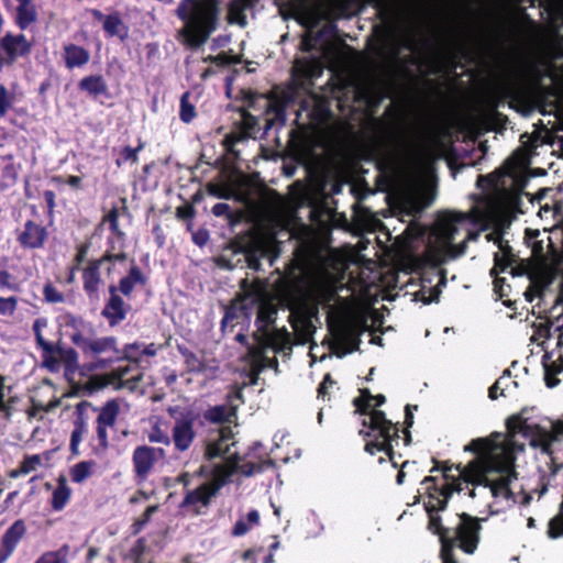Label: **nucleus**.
I'll return each mask as SVG.
<instances>
[{
    "mask_svg": "<svg viewBox=\"0 0 563 563\" xmlns=\"http://www.w3.org/2000/svg\"><path fill=\"white\" fill-rule=\"evenodd\" d=\"M507 435L493 434L488 439L471 441L466 451L476 457L464 468L463 478L449 481L448 470L441 478L426 477L421 489L428 494L424 508L429 515V529L440 537L443 563H457L453 549L459 548L466 554H474L481 539V521L476 517L461 514L453 528H444L438 512L445 508L453 492L467 490L472 498L492 499L486 504L490 515H497L515 504L528 506L532 493H515L514 463L523 451V444L516 441L521 434L530 445L552 456L563 440V422L541 417L536 408H523L507 420Z\"/></svg>",
    "mask_w": 563,
    "mask_h": 563,
    "instance_id": "obj_1",
    "label": "nucleus"
},
{
    "mask_svg": "<svg viewBox=\"0 0 563 563\" xmlns=\"http://www.w3.org/2000/svg\"><path fill=\"white\" fill-rule=\"evenodd\" d=\"M477 186L482 194L474 197L467 212L440 213L431 228L410 224L404 233V253L412 271L420 274L421 287L417 299L424 303L438 300L444 276L437 271L442 263L465 253L466 243L476 240L504 210L525 213V199L538 216L555 218L559 206L547 200L551 189H541L536 196L525 192L523 179L517 162L509 161L488 176H479Z\"/></svg>",
    "mask_w": 563,
    "mask_h": 563,
    "instance_id": "obj_2",
    "label": "nucleus"
},
{
    "mask_svg": "<svg viewBox=\"0 0 563 563\" xmlns=\"http://www.w3.org/2000/svg\"><path fill=\"white\" fill-rule=\"evenodd\" d=\"M486 240L498 246L492 275H497L498 269L500 272L509 269L512 276L527 275L529 287L525 291V297L529 302L537 297L544 299L549 292H552L550 287L553 282L559 278L558 291L552 295L555 302L563 305V271L559 269V265L563 262V229L551 231L548 236V257L534 265L516 257L503 232L498 230L489 232L486 234Z\"/></svg>",
    "mask_w": 563,
    "mask_h": 563,
    "instance_id": "obj_3",
    "label": "nucleus"
},
{
    "mask_svg": "<svg viewBox=\"0 0 563 563\" xmlns=\"http://www.w3.org/2000/svg\"><path fill=\"white\" fill-rule=\"evenodd\" d=\"M385 397L372 396L367 390L362 391L354 400L356 410L362 413L363 429L360 431L365 439V451L372 455L383 453L389 460L394 459V448L399 444L400 437L397 424L386 419L385 413L376 407L384 404Z\"/></svg>",
    "mask_w": 563,
    "mask_h": 563,
    "instance_id": "obj_4",
    "label": "nucleus"
},
{
    "mask_svg": "<svg viewBox=\"0 0 563 563\" xmlns=\"http://www.w3.org/2000/svg\"><path fill=\"white\" fill-rule=\"evenodd\" d=\"M219 0H181L176 15L183 22L178 40L196 48L207 42L219 23Z\"/></svg>",
    "mask_w": 563,
    "mask_h": 563,
    "instance_id": "obj_5",
    "label": "nucleus"
},
{
    "mask_svg": "<svg viewBox=\"0 0 563 563\" xmlns=\"http://www.w3.org/2000/svg\"><path fill=\"white\" fill-rule=\"evenodd\" d=\"M234 444L233 433L230 428H222L218 438L209 441L206 449L207 457L223 459V462L212 467L211 473H214L218 467H227L230 465L232 467V475L236 472H241L245 476H251L273 466V460L258 442L254 443L250 449L246 454L247 460L243 464H239L236 452L232 451Z\"/></svg>",
    "mask_w": 563,
    "mask_h": 563,
    "instance_id": "obj_6",
    "label": "nucleus"
},
{
    "mask_svg": "<svg viewBox=\"0 0 563 563\" xmlns=\"http://www.w3.org/2000/svg\"><path fill=\"white\" fill-rule=\"evenodd\" d=\"M243 302L241 309L247 316L256 314V324L263 335H267L268 327L274 322L277 308L271 297L266 283L261 279L242 280Z\"/></svg>",
    "mask_w": 563,
    "mask_h": 563,
    "instance_id": "obj_7",
    "label": "nucleus"
},
{
    "mask_svg": "<svg viewBox=\"0 0 563 563\" xmlns=\"http://www.w3.org/2000/svg\"><path fill=\"white\" fill-rule=\"evenodd\" d=\"M84 328H86L84 325ZM71 342L82 351L84 354L100 356L107 355V358H100L93 368L106 367L107 364L114 360H121V351L118 349V342L114 336H93L89 331H77L70 335Z\"/></svg>",
    "mask_w": 563,
    "mask_h": 563,
    "instance_id": "obj_8",
    "label": "nucleus"
},
{
    "mask_svg": "<svg viewBox=\"0 0 563 563\" xmlns=\"http://www.w3.org/2000/svg\"><path fill=\"white\" fill-rule=\"evenodd\" d=\"M232 476V467H218L214 473L209 474V479L197 488L189 490L184 500L183 506L191 508L195 512H199L201 508L209 505L211 498Z\"/></svg>",
    "mask_w": 563,
    "mask_h": 563,
    "instance_id": "obj_9",
    "label": "nucleus"
},
{
    "mask_svg": "<svg viewBox=\"0 0 563 563\" xmlns=\"http://www.w3.org/2000/svg\"><path fill=\"white\" fill-rule=\"evenodd\" d=\"M432 201L429 186L421 179H413L399 196V206L407 216H416Z\"/></svg>",
    "mask_w": 563,
    "mask_h": 563,
    "instance_id": "obj_10",
    "label": "nucleus"
},
{
    "mask_svg": "<svg viewBox=\"0 0 563 563\" xmlns=\"http://www.w3.org/2000/svg\"><path fill=\"white\" fill-rule=\"evenodd\" d=\"M164 457V450L161 448H152L147 445L137 446L133 452V466L135 477L139 481H145L155 463Z\"/></svg>",
    "mask_w": 563,
    "mask_h": 563,
    "instance_id": "obj_11",
    "label": "nucleus"
},
{
    "mask_svg": "<svg viewBox=\"0 0 563 563\" xmlns=\"http://www.w3.org/2000/svg\"><path fill=\"white\" fill-rule=\"evenodd\" d=\"M333 344L341 350V355L352 352L357 344L358 324L352 321H340L331 325Z\"/></svg>",
    "mask_w": 563,
    "mask_h": 563,
    "instance_id": "obj_12",
    "label": "nucleus"
},
{
    "mask_svg": "<svg viewBox=\"0 0 563 563\" xmlns=\"http://www.w3.org/2000/svg\"><path fill=\"white\" fill-rule=\"evenodd\" d=\"M196 417L192 412H183L175 418L173 427V442L178 451H186L195 439L194 424Z\"/></svg>",
    "mask_w": 563,
    "mask_h": 563,
    "instance_id": "obj_13",
    "label": "nucleus"
},
{
    "mask_svg": "<svg viewBox=\"0 0 563 563\" xmlns=\"http://www.w3.org/2000/svg\"><path fill=\"white\" fill-rule=\"evenodd\" d=\"M277 253V244L273 238H262L255 241L254 250L247 254V263L250 268L254 271L260 269V260L267 258L269 265H273V260Z\"/></svg>",
    "mask_w": 563,
    "mask_h": 563,
    "instance_id": "obj_14",
    "label": "nucleus"
},
{
    "mask_svg": "<svg viewBox=\"0 0 563 563\" xmlns=\"http://www.w3.org/2000/svg\"><path fill=\"white\" fill-rule=\"evenodd\" d=\"M1 47L8 56L5 58L7 64H10L18 57L27 54L31 51V43L22 34H8L1 40Z\"/></svg>",
    "mask_w": 563,
    "mask_h": 563,
    "instance_id": "obj_15",
    "label": "nucleus"
},
{
    "mask_svg": "<svg viewBox=\"0 0 563 563\" xmlns=\"http://www.w3.org/2000/svg\"><path fill=\"white\" fill-rule=\"evenodd\" d=\"M45 239V229L32 221H27L25 223L24 231L21 233L19 238L23 246L32 249L42 246Z\"/></svg>",
    "mask_w": 563,
    "mask_h": 563,
    "instance_id": "obj_16",
    "label": "nucleus"
},
{
    "mask_svg": "<svg viewBox=\"0 0 563 563\" xmlns=\"http://www.w3.org/2000/svg\"><path fill=\"white\" fill-rule=\"evenodd\" d=\"M336 298V288L329 282H319L311 289V299L316 305L330 308Z\"/></svg>",
    "mask_w": 563,
    "mask_h": 563,
    "instance_id": "obj_17",
    "label": "nucleus"
},
{
    "mask_svg": "<svg viewBox=\"0 0 563 563\" xmlns=\"http://www.w3.org/2000/svg\"><path fill=\"white\" fill-rule=\"evenodd\" d=\"M111 297L102 310V314L109 320L111 325L118 324L125 318L123 300L114 294L115 288L111 287Z\"/></svg>",
    "mask_w": 563,
    "mask_h": 563,
    "instance_id": "obj_18",
    "label": "nucleus"
},
{
    "mask_svg": "<svg viewBox=\"0 0 563 563\" xmlns=\"http://www.w3.org/2000/svg\"><path fill=\"white\" fill-rule=\"evenodd\" d=\"M101 262L90 263L82 273L84 289L90 298H97L101 285L100 267Z\"/></svg>",
    "mask_w": 563,
    "mask_h": 563,
    "instance_id": "obj_19",
    "label": "nucleus"
},
{
    "mask_svg": "<svg viewBox=\"0 0 563 563\" xmlns=\"http://www.w3.org/2000/svg\"><path fill=\"white\" fill-rule=\"evenodd\" d=\"M243 302V289L241 288V292L239 297L225 309L224 317L221 322L222 330L225 331L228 328H233L235 324L240 323V319L249 320L250 316L244 313L241 309V305Z\"/></svg>",
    "mask_w": 563,
    "mask_h": 563,
    "instance_id": "obj_20",
    "label": "nucleus"
},
{
    "mask_svg": "<svg viewBox=\"0 0 563 563\" xmlns=\"http://www.w3.org/2000/svg\"><path fill=\"white\" fill-rule=\"evenodd\" d=\"M25 525L22 520H16L4 533L2 538V548L4 549V558H9L18 543L25 533Z\"/></svg>",
    "mask_w": 563,
    "mask_h": 563,
    "instance_id": "obj_21",
    "label": "nucleus"
},
{
    "mask_svg": "<svg viewBox=\"0 0 563 563\" xmlns=\"http://www.w3.org/2000/svg\"><path fill=\"white\" fill-rule=\"evenodd\" d=\"M256 0H232L229 3L228 21L240 26L246 25V12L254 5Z\"/></svg>",
    "mask_w": 563,
    "mask_h": 563,
    "instance_id": "obj_22",
    "label": "nucleus"
},
{
    "mask_svg": "<svg viewBox=\"0 0 563 563\" xmlns=\"http://www.w3.org/2000/svg\"><path fill=\"white\" fill-rule=\"evenodd\" d=\"M89 52L78 45L68 44L64 47V60L67 68L81 67L89 62Z\"/></svg>",
    "mask_w": 563,
    "mask_h": 563,
    "instance_id": "obj_23",
    "label": "nucleus"
},
{
    "mask_svg": "<svg viewBox=\"0 0 563 563\" xmlns=\"http://www.w3.org/2000/svg\"><path fill=\"white\" fill-rule=\"evenodd\" d=\"M44 357V365L51 371V372H57L59 369V358L66 357L67 358V367L70 368L73 364L77 361L76 352L73 350H68L66 352L57 350L53 345L52 352H43Z\"/></svg>",
    "mask_w": 563,
    "mask_h": 563,
    "instance_id": "obj_24",
    "label": "nucleus"
},
{
    "mask_svg": "<svg viewBox=\"0 0 563 563\" xmlns=\"http://www.w3.org/2000/svg\"><path fill=\"white\" fill-rule=\"evenodd\" d=\"M202 62L206 64H210V66H208L201 71V79L206 80L210 76L214 75L219 68L233 64L236 60L233 56H230L227 53L222 52L216 56L209 55L207 57H203Z\"/></svg>",
    "mask_w": 563,
    "mask_h": 563,
    "instance_id": "obj_25",
    "label": "nucleus"
},
{
    "mask_svg": "<svg viewBox=\"0 0 563 563\" xmlns=\"http://www.w3.org/2000/svg\"><path fill=\"white\" fill-rule=\"evenodd\" d=\"M71 489L65 477H59L56 488L52 495V507L54 510H62L70 498Z\"/></svg>",
    "mask_w": 563,
    "mask_h": 563,
    "instance_id": "obj_26",
    "label": "nucleus"
},
{
    "mask_svg": "<svg viewBox=\"0 0 563 563\" xmlns=\"http://www.w3.org/2000/svg\"><path fill=\"white\" fill-rule=\"evenodd\" d=\"M79 87L81 90L92 96L103 95L108 89L104 79L99 75L82 78L79 82Z\"/></svg>",
    "mask_w": 563,
    "mask_h": 563,
    "instance_id": "obj_27",
    "label": "nucleus"
},
{
    "mask_svg": "<svg viewBox=\"0 0 563 563\" xmlns=\"http://www.w3.org/2000/svg\"><path fill=\"white\" fill-rule=\"evenodd\" d=\"M103 30L109 36L124 38L128 35V29L118 13L107 15Z\"/></svg>",
    "mask_w": 563,
    "mask_h": 563,
    "instance_id": "obj_28",
    "label": "nucleus"
},
{
    "mask_svg": "<svg viewBox=\"0 0 563 563\" xmlns=\"http://www.w3.org/2000/svg\"><path fill=\"white\" fill-rule=\"evenodd\" d=\"M510 385L517 386V383L512 380L510 372L506 369L504 374L494 383V385L489 387V398L495 400L499 396H505V393L509 389Z\"/></svg>",
    "mask_w": 563,
    "mask_h": 563,
    "instance_id": "obj_29",
    "label": "nucleus"
},
{
    "mask_svg": "<svg viewBox=\"0 0 563 563\" xmlns=\"http://www.w3.org/2000/svg\"><path fill=\"white\" fill-rule=\"evenodd\" d=\"M96 463L92 461H81L70 468V478L74 483L80 484L92 475Z\"/></svg>",
    "mask_w": 563,
    "mask_h": 563,
    "instance_id": "obj_30",
    "label": "nucleus"
},
{
    "mask_svg": "<svg viewBox=\"0 0 563 563\" xmlns=\"http://www.w3.org/2000/svg\"><path fill=\"white\" fill-rule=\"evenodd\" d=\"M36 20V12L31 2L19 4L16 8V22L21 29H26Z\"/></svg>",
    "mask_w": 563,
    "mask_h": 563,
    "instance_id": "obj_31",
    "label": "nucleus"
},
{
    "mask_svg": "<svg viewBox=\"0 0 563 563\" xmlns=\"http://www.w3.org/2000/svg\"><path fill=\"white\" fill-rule=\"evenodd\" d=\"M119 415V404L110 400L101 408L97 423L112 427Z\"/></svg>",
    "mask_w": 563,
    "mask_h": 563,
    "instance_id": "obj_32",
    "label": "nucleus"
},
{
    "mask_svg": "<svg viewBox=\"0 0 563 563\" xmlns=\"http://www.w3.org/2000/svg\"><path fill=\"white\" fill-rule=\"evenodd\" d=\"M69 547L63 545L57 550L44 552L34 563H68Z\"/></svg>",
    "mask_w": 563,
    "mask_h": 563,
    "instance_id": "obj_33",
    "label": "nucleus"
},
{
    "mask_svg": "<svg viewBox=\"0 0 563 563\" xmlns=\"http://www.w3.org/2000/svg\"><path fill=\"white\" fill-rule=\"evenodd\" d=\"M143 283V275H142V272L133 266L131 269H130V273L128 276L123 277L120 282V291L125 295V296H129L134 286L136 284H142Z\"/></svg>",
    "mask_w": 563,
    "mask_h": 563,
    "instance_id": "obj_34",
    "label": "nucleus"
},
{
    "mask_svg": "<svg viewBox=\"0 0 563 563\" xmlns=\"http://www.w3.org/2000/svg\"><path fill=\"white\" fill-rule=\"evenodd\" d=\"M234 409L228 406H216L206 411L205 418L211 422L231 421Z\"/></svg>",
    "mask_w": 563,
    "mask_h": 563,
    "instance_id": "obj_35",
    "label": "nucleus"
},
{
    "mask_svg": "<svg viewBox=\"0 0 563 563\" xmlns=\"http://www.w3.org/2000/svg\"><path fill=\"white\" fill-rule=\"evenodd\" d=\"M260 523V514L257 510H251L245 518L240 519L236 521L234 528H233V534L234 536H243L250 529L257 526Z\"/></svg>",
    "mask_w": 563,
    "mask_h": 563,
    "instance_id": "obj_36",
    "label": "nucleus"
},
{
    "mask_svg": "<svg viewBox=\"0 0 563 563\" xmlns=\"http://www.w3.org/2000/svg\"><path fill=\"white\" fill-rule=\"evenodd\" d=\"M131 367L129 365L118 366L110 375L107 376L104 384H121L123 382L136 380L139 375L129 376Z\"/></svg>",
    "mask_w": 563,
    "mask_h": 563,
    "instance_id": "obj_37",
    "label": "nucleus"
},
{
    "mask_svg": "<svg viewBox=\"0 0 563 563\" xmlns=\"http://www.w3.org/2000/svg\"><path fill=\"white\" fill-rule=\"evenodd\" d=\"M47 327V320L45 318H38L33 323V331L35 334L37 345L43 350V352H52L53 344L46 341L42 335V330Z\"/></svg>",
    "mask_w": 563,
    "mask_h": 563,
    "instance_id": "obj_38",
    "label": "nucleus"
},
{
    "mask_svg": "<svg viewBox=\"0 0 563 563\" xmlns=\"http://www.w3.org/2000/svg\"><path fill=\"white\" fill-rule=\"evenodd\" d=\"M15 96L3 85H0V120L13 108Z\"/></svg>",
    "mask_w": 563,
    "mask_h": 563,
    "instance_id": "obj_39",
    "label": "nucleus"
},
{
    "mask_svg": "<svg viewBox=\"0 0 563 563\" xmlns=\"http://www.w3.org/2000/svg\"><path fill=\"white\" fill-rule=\"evenodd\" d=\"M121 358H125L134 363H140L142 361V344L132 343L125 345L121 352Z\"/></svg>",
    "mask_w": 563,
    "mask_h": 563,
    "instance_id": "obj_40",
    "label": "nucleus"
},
{
    "mask_svg": "<svg viewBox=\"0 0 563 563\" xmlns=\"http://www.w3.org/2000/svg\"><path fill=\"white\" fill-rule=\"evenodd\" d=\"M189 95L184 93L180 99L179 117L183 122L189 123L196 115L195 107L188 101Z\"/></svg>",
    "mask_w": 563,
    "mask_h": 563,
    "instance_id": "obj_41",
    "label": "nucleus"
},
{
    "mask_svg": "<svg viewBox=\"0 0 563 563\" xmlns=\"http://www.w3.org/2000/svg\"><path fill=\"white\" fill-rule=\"evenodd\" d=\"M18 298L14 296L0 297V316L11 317L18 308Z\"/></svg>",
    "mask_w": 563,
    "mask_h": 563,
    "instance_id": "obj_42",
    "label": "nucleus"
},
{
    "mask_svg": "<svg viewBox=\"0 0 563 563\" xmlns=\"http://www.w3.org/2000/svg\"><path fill=\"white\" fill-rule=\"evenodd\" d=\"M42 464V457L38 454L27 455L20 464V473L30 474L37 470Z\"/></svg>",
    "mask_w": 563,
    "mask_h": 563,
    "instance_id": "obj_43",
    "label": "nucleus"
},
{
    "mask_svg": "<svg viewBox=\"0 0 563 563\" xmlns=\"http://www.w3.org/2000/svg\"><path fill=\"white\" fill-rule=\"evenodd\" d=\"M142 148L140 145L137 148H132L130 146H125L120 151L119 157L115 163L118 166L125 164L126 162L136 163L137 162V153Z\"/></svg>",
    "mask_w": 563,
    "mask_h": 563,
    "instance_id": "obj_44",
    "label": "nucleus"
},
{
    "mask_svg": "<svg viewBox=\"0 0 563 563\" xmlns=\"http://www.w3.org/2000/svg\"><path fill=\"white\" fill-rule=\"evenodd\" d=\"M87 429L82 421H78L75 424V429L71 432L70 437V449L74 453L78 452V445L82 440L84 434L86 433Z\"/></svg>",
    "mask_w": 563,
    "mask_h": 563,
    "instance_id": "obj_45",
    "label": "nucleus"
},
{
    "mask_svg": "<svg viewBox=\"0 0 563 563\" xmlns=\"http://www.w3.org/2000/svg\"><path fill=\"white\" fill-rule=\"evenodd\" d=\"M5 389L4 378L0 375V418L10 419L11 405L5 400Z\"/></svg>",
    "mask_w": 563,
    "mask_h": 563,
    "instance_id": "obj_46",
    "label": "nucleus"
},
{
    "mask_svg": "<svg viewBox=\"0 0 563 563\" xmlns=\"http://www.w3.org/2000/svg\"><path fill=\"white\" fill-rule=\"evenodd\" d=\"M548 536L551 539H556L563 536V515H558L550 520Z\"/></svg>",
    "mask_w": 563,
    "mask_h": 563,
    "instance_id": "obj_47",
    "label": "nucleus"
},
{
    "mask_svg": "<svg viewBox=\"0 0 563 563\" xmlns=\"http://www.w3.org/2000/svg\"><path fill=\"white\" fill-rule=\"evenodd\" d=\"M45 301L49 303H59L65 300L64 295L58 291L52 284H46L43 289Z\"/></svg>",
    "mask_w": 563,
    "mask_h": 563,
    "instance_id": "obj_48",
    "label": "nucleus"
},
{
    "mask_svg": "<svg viewBox=\"0 0 563 563\" xmlns=\"http://www.w3.org/2000/svg\"><path fill=\"white\" fill-rule=\"evenodd\" d=\"M0 289L20 291V285L14 282V277L8 271H0Z\"/></svg>",
    "mask_w": 563,
    "mask_h": 563,
    "instance_id": "obj_49",
    "label": "nucleus"
},
{
    "mask_svg": "<svg viewBox=\"0 0 563 563\" xmlns=\"http://www.w3.org/2000/svg\"><path fill=\"white\" fill-rule=\"evenodd\" d=\"M183 355L185 357V363L190 372H200L203 368V364L201 360L195 355L194 353L189 351L183 352Z\"/></svg>",
    "mask_w": 563,
    "mask_h": 563,
    "instance_id": "obj_50",
    "label": "nucleus"
},
{
    "mask_svg": "<svg viewBox=\"0 0 563 563\" xmlns=\"http://www.w3.org/2000/svg\"><path fill=\"white\" fill-rule=\"evenodd\" d=\"M319 36H314L312 30H308L301 40V48L305 52L313 51L318 47Z\"/></svg>",
    "mask_w": 563,
    "mask_h": 563,
    "instance_id": "obj_51",
    "label": "nucleus"
},
{
    "mask_svg": "<svg viewBox=\"0 0 563 563\" xmlns=\"http://www.w3.org/2000/svg\"><path fill=\"white\" fill-rule=\"evenodd\" d=\"M103 222L106 224L109 225V229L114 233V234H121V232L119 231V225H118V211L115 209H112L104 218H103Z\"/></svg>",
    "mask_w": 563,
    "mask_h": 563,
    "instance_id": "obj_52",
    "label": "nucleus"
},
{
    "mask_svg": "<svg viewBox=\"0 0 563 563\" xmlns=\"http://www.w3.org/2000/svg\"><path fill=\"white\" fill-rule=\"evenodd\" d=\"M148 440L151 442H154V443H162V444H169L170 443L169 437L165 432L159 430V429H154L148 434Z\"/></svg>",
    "mask_w": 563,
    "mask_h": 563,
    "instance_id": "obj_53",
    "label": "nucleus"
},
{
    "mask_svg": "<svg viewBox=\"0 0 563 563\" xmlns=\"http://www.w3.org/2000/svg\"><path fill=\"white\" fill-rule=\"evenodd\" d=\"M554 476L555 474L552 473L550 475L541 477L539 487L534 490L536 493H538L539 498H541L548 492L549 486H551Z\"/></svg>",
    "mask_w": 563,
    "mask_h": 563,
    "instance_id": "obj_54",
    "label": "nucleus"
},
{
    "mask_svg": "<svg viewBox=\"0 0 563 563\" xmlns=\"http://www.w3.org/2000/svg\"><path fill=\"white\" fill-rule=\"evenodd\" d=\"M559 373L562 371V367H556L555 365L549 366L545 364V383L549 387H554L558 384V380L552 379L551 372Z\"/></svg>",
    "mask_w": 563,
    "mask_h": 563,
    "instance_id": "obj_55",
    "label": "nucleus"
},
{
    "mask_svg": "<svg viewBox=\"0 0 563 563\" xmlns=\"http://www.w3.org/2000/svg\"><path fill=\"white\" fill-rule=\"evenodd\" d=\"M109 428V426H104V424H99L97 423V434H98V439L100 441V444L106 448L107 444H108V432H107V429Z\"/></svg>",
    "mask_w": 563,
    "mask_h": 563,
    "instance_id": "obj_56",
    "label": "nucleus"
},
{
    "mask_svg": "<svg viewBox=\"0 0 563 563\" xmlns=\"http://www.w3.org/2000/svg\"><path fill=\"white\" fill-rule=\"evenodd\" d=\"M230 42V37L227 35H219L212 40L211 49L216 51L218 48L224 47Z\"/></svg>",
    "mask_w": 563,
    "mask_h": 563,
    "instance_id": "obj_57",
    "label": "nucleus"
},
{
    "mask_svg": "<svg viewBox=\"0 0 563 563\" xmlns=\"http://www.w3.org/2000/svg\"><path fill=\"white\" fill-rule=\"evenodd\" d=\"M230 207L227 203H216L212 208V213L217 217L224 216L229 213Z\"/></svg>",
    "mask_w": 563,
    "mask_h": 563,
    "instance_id": "obj_58",
    "label": "nucleus"
},
{
    "mask_svg": "<svg viewBox=\"0 0 563 563\" xmlns=\"http://www.w3.org/2000/svg\"><path fill=\"white\" fill-rule=\"evenodd\" d=\"M156 346L155 344L151 343V344H142V356L145 355V356H154L156 355Z\"/></svg>",
    "mask_w": 563,
    "mask_h": 563,
    "instance_id": "obj_59",
    "label": "nucleus"
},
{
    "mask_svg": "<svg viewBox=\"0 0 563 563\" xmlns=\"http://www.w3.org/2000/svg\"><path fill=\"white\" fill-rule=\"evenodd\" d=\"M332 384H333V382L331 380L330 376H329V375H327V376L324 377L323 382L321 383V385H320L319 389H318L319 395L324 396V395H325V391H327L328 386H329V385H332Z\"/></svg>",
    "mask_w": 563,
    "mask_h": 563,
    "instance_id": "obj_60",
    "label": "nucleus"
},
{
    "mask_svg": "<svg viewBox=\"0 0 563 563\" xmlns=\"http://www.w3.org/2000/svg\"><path fill=\"white\" fill-rule=\"evenodd\" d=\"M67 184L73 188H79L81 184V179L78 176H69L67 178Z\"/></svg>",
    "mask_w": 563,
    "mask_h": 563,
    "instance_id": "obj_61",
    "label": "nucleus"
},
{
    "mask_svg": "<svg viewBox=\"0 0 563 563\" xmlns=\"http://www.w3.org/2000/svg\"><path fill=\"white\" fill-rule=\"evenodd\" d=\"M44 197H45L47 205L52 208L54 206V198H55L54 192L51 190H47V191H45Z\"/></svg>",
    "mask_w": 563,
    "mask_h": 563,
    "instance_id": "obj_62",
    "label": "nucleus"
},
{
    "mask_svg": "<svg viewBox=\"0 0 563 563\" xmlns=\"http://www.w3.org/2000/svg\"><path fill=\"white\" fill-rule=\"evenodd\" d=\"M91 14L98 21H102V23H104V19H107V15H104L101 11H99L97 9H92Z\"/></svg>",
    "mask_w": 563,
    "mask_h": 563,
    "instance_id": "obj_63",
    "label": "nucleus"
},
{
    "mask_svg": "<svg viewBox=\"0 0 563 563\" xmlns=\"http://www.w3.org/2000/svg\"><path fill=\"white\" fill-rule=\"evenodd\" d=\"M411 406L406 407V423L408 427L412 424V412H411Z\"/></svg>",
    "mask_w": 563,
    "mask_h": 563,
    "instance_id": "obj_64",
    "label": "nucleus"
}]
</instances>
